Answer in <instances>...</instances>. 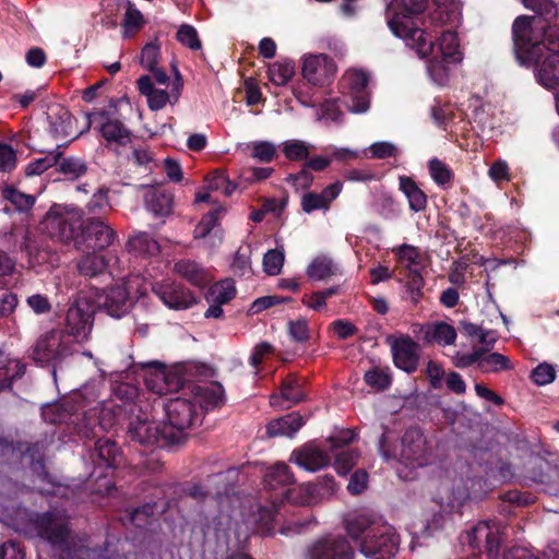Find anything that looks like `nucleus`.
Instances as JSON below:
<instances>
[{"label": "nucleus", "instance_id": "f257e3e1", "mask_svg": "<svg viewBox=\"0 0 559 559\" xmlns=\"http://www.w3.org/2000/svg\"><path fill=\"white\" fill-rule=\"evenodd\" d=\"M428 0H392L388 4V25L392 33L402 38L405 44L414 49L419 58H432L427 63V72L432 82L445 85L449 81V68L451 62L444 61L435 53V45L427 39L424 29L417 26L415 16L424 12Z\"/></svg>", "mask_w": 559, "mask_h": 559}, {"label": "nucleus", "instance_id": "f03ea898", "mask_svg": "<svg viewBox=\"0 0 559 559\" xmlns=\"http://www.w3.org/2000/svg\"><path fill=\"white\" fill-rule=\"evenodd\" d=\"M31 522L36 534L51 545L53 559H121L106 555L108 549H97L90 537L72 534L61 511L34 514Z\"/></svg>", "mask_w": 559, "mask_h": 559}, {"label": "nucleus", "instance_id": "7ed1b4c3", "mask_svg": "<svg viewBox=\"0 0 559 559\" xmlns=\"http://www.w3.org/2000/svg\"><path fill=\"white\" fill-rule=\"evenodd\" d=\"M525 8L536 14L518 16L512 25V38L515 58L519 63L535 61L538 53L545 47L548 31L557 25H551L548 19L556 16V4L550 0H531V5Z\"/></svg>", "mask_w": 559, "mask_h": 559}, {"label": "nucleus", "instance_id": "20e7f679", "mask_svg": "<svg viewBox=\"0 0 559 559\" xmlns=\"http://www.w3.org/2000/svg\"><path fill=\"white\" fill-rule=\"evenodd\" d=\"M344 527L362 555L374 554V547L370 542L374 534L381 539L383 551H388V548L392 547L390 524L374 511L360 509L347 513L344 519Z\"/></svg>", "mask_w": 559, "mask_h": 559}, {"label": "nucleus", "instance_id": "39448f33", "mask_svg": "<svg viewBox=\"0 0 559 559\" xmlns=\"http://www.w3.org/2000/svg\"><path fill=\"white\" fill-rule=\"evenodd\" d=\"M397 436L390 429L384 428L379 440V451L385 461L397 460L411 468L421 467L429 463L430 454L424 433L416 428L405 431L400 448L394 445Z\"/></svg>", "mask_w": 559, "mask_h": 559}, {"label": "nucleus", "instance_id": "423d86ee", "mask_svg": "<svg viewBox=\"0 0 559 559\" xmlns=\"http://www.w3.org/2000/svg\"><path fill=\"white\" fill-rule=\"evenodd\" d=\"M43 225L53 239L68 243L74 241L80 249L78 235L82 228V212L72 205L55 204L46 214Z\"/></svg>", "mask_w": 559, "mask_h": 559}, {"label": "nucleus", "instance_id": "0eeeda50", "mask_svg": "<svg viewBox=\"0 0 559 559\" xmlns=\"http://www.w3.org/2000/svg\"><path fill=\"white\" fill-rule=\"evenodd\" d=\"M545 47L538 53L535 61L521 63L522 66H535V76L540 85L551 90L559 86V27L548 31Z\"/></svg>", "mask_w": 559, "mask_h": 559}, {"label": "nucleus", "instance_id": "6e6552de", "mask_svg": "<svg viewBox=\"0 0 559 559\" xmlns=\"http://www.w3.org/2000/svg\"><path fill=\"white\" fill-rule=\"evenodd\" d=\"M164 408L168 419L167 441L178 444L185 439V431L199 419L200 412L191 397L182 396L170 400Z\"/></svg>", "mask_w": 559, "mask_h": 559}, {"label": "nucleus", "instance_id": "1a4fd4ad", "mask_svg": "<svg viewBox=\"0 0 559 559\" xmlns=\"http://www.w3.org/2000/svg\"><path fill=\"white\" fill-rule=\"evenodd\" d=\"M70 355V348L64 342V334L59 330H52L41 335L33 346L32 357L41 366L52 367V376L56 379L57 366Z\"/></svg>", "mask_w": 559, "mask_h": 559}, {"label": "nucleus", "instance_id": "9d476101", "mask_svg": "<svg viewBox=\"0 0 559 559\" xmlns=\"http://www.w3.org/2000/svg\"><path fill=\"white\" fill-rule=\"evenodd\" d=\"M95 307L85 295H79L66 314V332L78 342L88 340L94 324Z\"/></svg>", "mask_w": 559, "mask_h": 559}, {"label": "nucleus", "instance_id": "9b49d317", "mask_svg": "<svg viewBox=\"0 0 559 559\" xmlns=\"http://www.w3.org/2000/svg\"><path fill=\"white\" fill-rule=\"evenodd\" d=\"M369 76L362 70L350 69L342 78V87L347 96L346 107L353 114H365L370 107L367 91Z\"/></svg>", "mask_w": 559, "mask_h": 559}, {"label": "nucleus", "instance_id": "f8f14e48", "mask_svg": "<svg viewBox=\"0 0 559 559\" xmlns=\"http://www.w3.org/2000/svg\"><path fill=\"white\" fill-rule=\"evenodd\" d=\"M165 421L151 420L148 415L141 413L131 418L128 433L131 439L145 445L158 444L159 447L174 445L167 441Z\"/></svg>", "mask_w": 559, "mask_h": 559}, {"label": "nucleus", "instance_id": "ddd939ff", "mask_svg": "<svg viewBox=\"0 0 559 559\" xmlns=\"http://www.w3.org/2000/svg\"><path fill=\"white\" fill-rule=\"evenodd\" d=\"M141 366L146 369L144 381L148 391L157 395H165L180 389V376L176 371L167 370L159 361H146Z\"/></svg>", "mask_w": 559, "mask_h": 559}, {"label": "nucleus", "instance_id": "4468645a", "mask_svg": "<svg viewBox=\"0 0 559 559\" xmlns=\"http://www.w3.org/2000/svg\"><path fill=\"white\" fill-rule=\"evenodd\" d=\"M301 73L312 85L323 86L334 79L336 64L324 53H310L302 59Z\"/></svg>", "mask_w": 559, "mask_h": 559}, {"label": "nucleus", "instance_id": "2eb2a0df", "mask_svg": "<svg viewBox=\"0 0 559 559\" xmlns=\"http://www.w3.org/2000/svg\"><path fill=\"white\" fill-rule=\"evenodd\" d=\"M307 559H354V550L345 537L329 535L309 547Z\"/></svg>", "mask_w": 559, "mask_h": 559}, {"label": "nucleus", "instance_id": "dca6fc26", "mask_svg": "<svg viewBox=\"0 0 559 559\" xmlns=\"http://www.w3.org/2000/svg\"><path fill=\"white\" fill-rule=\"evenodd\" d=\"M152 292L169 309L183 310L195 304V297L189 289L170 280L153 283Z\"/></svg>", "mask_w": 559, "mask_h": 559}, {"label": "nucleus", "instance_id": "f3484780", "mask_svg": "<svg viewBox=\"0 0 559 559\" xmlns=\"http://www.w3.org/2000/svg\"><path fill=\"white\" fill-rule=\"evenodd\" d=\"M386 342L391 347L394 365L407 373L414 372L419 360L418 344L408 335H390Z\"/></svg>", "mask_w": 559, "mask_h": 559}, {"label": "nucleus", "instance_id": "a211bd4d", "mask_svg": "<svg viewBox=\"0 0 559 559\" xmlns=\"http://www.w3.org/2000/svg\"><path fill=\"white\" fill-rule=\"evenodd\" d=\"M467 110H471V112H463L461 109L454 110L452 106L448 104H437L431 108V118L437 126L444 129L449 124H455L459 121H462L464 118H467L468 120L473 119L475 121L483 122V109L479 98H471L468 100Z\"/></svg>", "mask_w": 559, "mask_h": 559}, {"label": "nucleus", "instance_id": "6ab92c4d", "mask_svg": "<svg viewBox=\"0 0 559 559\" xmlns=\"http://www.w3.org/2000/svg\"><path fill=\"white\" fill-rule=\"evenodd\" d=\"M503 527L497 521H480L468 533V542L480 548L484 544L490 557H496L502 540Z\"/></svg>", "mask_w": 559, "mask_h": 559}, {"label": "nucleus", "instance_id": "aec40b11", "mask_svg": "<svg viewBox=\"0 0 559 559\" xmlns=\"http://www.w3.org/2000/svg\"><path fill=\"white\" fill-rule=\"evenodd\" d=\"M96 302L109 316L117 319L127 314L132 307L130 292L124 283H118L104 289L97 295Z\"/></svg>", "mask_w": 559, "mask_h": 559}, {"label": "nucleus", "instance_id": "412c9836", "mask_svg": "<svg viewBox=\"0 0 559 559\" xmlns=\"http://www.w3.org/2000/svg\"><path fill=\"white\" fill-rule=\"evenodd\" d=\"M91 122H97L107 145L126 146L131 142V131L117 118L106 111H99L90 116Z\"/></svg>", "mask_w": 559, "mask_h": 559}, {"label": "nucleus", "instance_id": "4be33fe9", "mask_svg": "<svg viewBox=\"0 0 559 559\" xmlns=\"http://www.w3.org/2000/svg\"><path fill=\"white\" fill-rule=\"evenodd\" d=\"M289 462L307 472L314 473L328 466L331 457L326 451L314 443H306L292 452Z\"/></svg>", "mask_w": 559, "mask_h": 559}, {"label": "nucleus", "instance_id": "5701e85b", "mask_svg": "<svg viewBox=\"0 0 559 559\" xmlns=\"http://www.w3.org/2000/svg\"><path fill=\"white\" fill-rule=\"evenodd\" d=\"M83 238L87 241V247L102 250L114 242L116 233L103 219L93 218L84 226Z\"/></svg>", "mask_w": 559, "mask_h": 559}, {"label": "nucleus", "instance_id": "b1692460", "mask_svg": "<svg viewBox=\"0 0 559 559\" xmlns=\"http://www.w3.org/2000/svg\"><path fill=\"white\" fill-rule=\"evenodd\" d=\"M224 389L219 383H209L195 386L190 396L200 414L213 409L224 403Z\"/></svg>", "mask_w": 559, "mask_h": 559}, {"label": "nucleus", "instance_id": "393cba45", "mask_svg": "<svg viewBox=\"0 0 559 559\" xmlns=\"http://www.w3.org/2000/svg\"><path fill=\"white\" fill-rule=\"evenodd\" d=\"M304 424L305 421L299 414L290 413L270 421L266 431L270 437H293Z\"/></svg>", "mask_w": 559, "mask_h": 559}, {"label": "nucleus", "instance_id": "a878e982", "mask_svg": "<svg viewBox=\"0 0 559 559\" xmlns=\"http://www.w3.org/2000/svg\"><path fill=\"white\" fill-rule=\"evenodd\" d=\"M225 213V209L219 206L210 211L199 222V224L194 228V238L197 239H205L207 237H217L218 242L222 240V233L219 229H216L219 224V219Z\"/></svg>", "mask_w": 559, "mask_h": 559}, {"label": "nucleus", "instance_id": "bb28decb", "mask_svg": "<svg viewBox=\"0 0 559 559\" xmlns=\"http://www.w3.org/2000/svg\"><path fill=\"white\" fill-rule=\"evenodd\" d=\"M145 206L155 216H167L173 210V197L163 190L150 188L145 192Z\"/></svg>", "mask_w": 559, "mask_h": 559}, {"label": "nucleus", "instance_id": "cd10ccee", "mask_svg": "<svg viewBox=\"0 0 559 559\" xmlns=\"http://www.w3.org/2000/svg\"><path fill=\"white\" fill-rule=\"evenodd\" d=\"M400 190L404 193L408 201L409 209L417 213L427 206V197L418 185L408 176L399 177Z\"/></svg>", "mask_w": 559, "mask_h": 559}, {"label": "nucleus", "instance_id": "c85d7f7f", "mask_svg": "<svg viewBox=\"0 0 559 559\" xmlns=\"http://www.w3.org/2000/svg\"><path fill=\"white\" fill-rule=\"evenodd\" d=\"M320 488L312 483L301 484L287 490L286 499L296 506H316L321 502Z\"/></svg>", "mask_w": 559, "mask_h": 559}, {"label": "nucleus", "instance_id": "c756f323", "mask_svg": "<svg viewBox=\"0 0 559 559\" xmlns=\"http://www.w3.org/2000/svg\"><path fill=\"white\" fill-rule=\"evenodd\" d=\"M438 53L447 62H461L462 52L457 34L453 31H444L438 39L437 50Z\"/></svg>", "mask_w": 559, "mask_h": 559}, {"label": "nucleus", "instance_id": "7c9ffc66", "mask_svg": "<svg viewBox=\"0 0 559 559\" xmlns=\"http://www.w3.org/2000/svg\"><path fill=\"white\" fill-rule=\"evenodd\" d=\"M97 468H116L120 461V450L117 444L109 439H99L96 442Z\"/></svg>", "mask_w": 559, "mask_h": 559}, {"label": "nucleus", "instance_id": "2f4dec72", "mask_svg": "<svg viewBox=\"0 0 559 559\" xmlns=\"http://www.w3.org/2000/svg\"><path fill=\"white\" fill-rule=\"evenodd\" d=\"M436 11L431 15L432 21L440 25H456L461 20V4L457 0H435Z\"/></svg>", "mask_w": 559, "mask_h": 559}, {"label": "nucleus", "instance_id": "473e14b6", "mask_svg": "<svg viewBox=\"0 0 559 559\" xmlns=\"http://www.w3.org/2000/svg\"><path fill=\"white\" fill-rule=\"evenodd\" d=\"M392 252L397 262L408 271V274L420 272L421 254L417 247L404 243L394 247Z\"/></svg>", "mask_w": 559, "mask_h": 559}, {"label": "nucleus", "instance_id": "72a5a7b5", "mask_svg": "<svg viewBox=\"0 0 559 559\" xmlns=\"http://www.w3.org/2000/svg\"><path fill=\"white\" fill-rule=\"evenodd\" d=\"M128 249L134 255L153 257L159 252V245L147 233H138L129 239Z\"/></svg>", "mask_w": 559, "mask_h": 559}, {"label": "nucleus", "instance_id": "f704fd0d", "mask_svg": "<svg viewBox=\"0 0 559 559\" xmlns=\"http://www.w3.org/2000/svg\"><path fill=\"white\" fill-rule=\"evenodd\" d=\"M457 333L455 328L444 321L431 322L430 336L427 344H437L439 346H450L456 341Z\"/></svg>", "mask_w": 559, "mask_h": 559}, {"label": "nucleus", "instance_id": "c9c22d12", "mask_svg": "<svg viewBox=\"0 0 559 559\" xmlns=\"http://www.w3.org/2000/svg\"><path fill=\"white\" fill-rule=\"evenodd\" d=\"M107 264L104 255L87 253L78 261L76 269L79 274L84 277H95L106 270Z\"/></svg>", "mask_w": 559, "mask_h": 559}, {"label": "nucleus", "instance_id": "e433bc0d", "mask_svg": "<svg viewBox=\"0 0 559 559\" xmlns=\"http://www.w3.org/2000/svg\"><path fill=\"white\" fill-rule=\"evenodd\" d=\"M48 119L49 132L56 140L71 135L73 117L68 110L61 108L57 114L50 115Z\"/></svg>", "mask_w": 559, "mask_h": 559}, {"label": "nucleus", "instance_id": "4c0bfd02", "mask_svg": "<svg viewBox=\"0 0 559 559\" xmlns=\"http://www.w3.org/2000/svg\"><path fill=\"white\" fill-rule=\"evenodd\" d=\"M294 481L287 464L278 462L269 468L264 476V485L270 489H275L278 486H285Z\"/></svg>", "mask_w": 559, "mask_h": 559}, {"label": "nucleus", "instance_id": "58836bf2", "mask_svg": "<svg viewBox=\"0 0 559 559\" xmlns=\"http://www.w3.org/2000/svg\"><path fill=\"white\" fill-rule=\"evenodd\" d=\"M269 79L276 86L288 83L295 73V66L290 60H278L269 66Z\"/></svg>", "mask_w": 559, "mask_h": 559}, {"label": "nucleus", "instance_id": "ea45409f", "mask_svg": "<svg viewBox=\"0 0 559 559\" xmlns=\"http://www.w3.org/2000/svg\"><path fill=\"white\" fill-rule=\"evenodd\" d=\"M236 295V288L231 280L221 281L213 286L206 293L207 302H217L221 305L227 304Z\"/></svg>", "mask_w": 559, "mask_h": 559}, {"label": "nucleus", "instance_id": "a19ab883", "mask_svg": "<svg viewBox=\"0 0 559 559\" xmlns=\"http://www.w3.org/2000/svg\"><path fill=\"white\" fill-rule=\"evenodd\" d=\"M510 368L509 358L499 353H491L485 355V352L480 349L478 369L481 372L490 373L507 370Z\"/></svg>", "mask_w": 559, "mask_h": 559}, {"label": "nucleus", "instance_id": "79ce46f5", "mask_svg": "<svg viewBox=\"0 0 559 559\" xmlns=\"http://www.w3.org/2000/svg\"><path fill=\"white\" fill-rule=\"evenodd\" d=\"M174 271L193 285L201 286L205 282L203 270L193 261L180 260L175 263Z\"/></svg>", "mask_w": 559, "mask_h": 559}, {"label": "nucleus", "instance_id": "37998d69", "mask_svg": "<svg viewBox=\"0 0 559 559\" xmlns=\"http://www.w3.org/2000/svg\"><path fill=\"white\" fill-rule=\"evenodd\" d=\"M335 273L333 261L326 255L314 258L307 267V274L314 281H323Z\"/></svg>", "mask_w": 559, "mask_h": 559}, {"label": "nucleus", "instance_id": "c03bdc74", "mask_svg": "<svg viewBox=\"0 0 559 559\" xmlns=\"http://www.w3.org/2000/svg\"><path fill=\"white\" fill-rule=\"evenodd\" d=\"M206 190L209 191H222L226 197L233 194L236 190V185L233 183L224 170L217 169L211 173L206 178Z\"/></svg>", "mask_w": 559, "mask_h": 559}, {"label": "nucleus", "instance_id": "a18cd8bd", "mask_svg": "<svg viewBox=\"0 0 559 559\" xmlns=\"http://www.w3.org/2000/svg\"><path fill=\"white\" fill-rule=\"evenodd\" d=\"M390 534H391V543H392V547L388 548V551L386 550H382L383 546H382V542L381 539L374 534V537H371L370 538V542L371 544L373 545L374 549H373V552L376 554H372V555H364L366 558H370V559H392L397 550H399V544H400V540H399V537L395 533V530L392 525H390Z\"/></svg>", "mask_w": 559, "mask_h": 559}, {"label": "nucleus", "instance_id": "49530a36", "mask_svg": "<svg viewBox=\"0 0 559 559\" xmlns=\"http://www.w3.org/2000/svg\"><path fill=\"white\" fill-rule=\"evenodd\" d=\"M62 153L58 150L49 152L46 156L31 162L26 167L27 176L40 175L50 167L58 164Z\"/></svg>", "mask_w": 559, "mask_h": 559}, {"label": "nucleus", "instance_id": "de8ad7c7", "mask_svg": "<svg viewBox=\"0 0 559 559\" xmlns=\"http://www.w3.org/2000/svg\"><path fill=\"white\" fill-rule=\"evenodd\" d=\"M143 24L144 19L142 13L135 8L134 4L128 2L122 22L123 36H130V34L139 31L143 26Z\"/></svg>", "mask_w": 559, "mask_h": 559}, {"label": "nucleus", "instance_id": "09e8293b", "mask_svg": "<svg viewBox=\"0 0 559 559\" xmlns=\"http://www.w3.org/2000/svg\"><path fill=\"white\" fill-rule=\"evenodd\" d=\"M311 147L305 141L288 140L283 143V153L290 160H301L309 156Z\"/></svg>", "mask_w": 559, "mask_h": 559}, {"label": "nucleus", "instance_id": "8fccbe9b", "mask_svg": "<svg viewBox=\"0 0 559 559\" xmlns=\"http://www.w3.org/2000/svg\"><path fill=\"white\" fill-rule=\"evenodd\" d=\"M88 214L102 215L110 210L108 189L99 188L86 204Z\"/></svg>", "mask_w": 559, "mask_h": 559}, {"label": "nucleus", "instance_id": "3c124183", "mask_svg": "<svg viewBox=\"0 0 559 559\" xmlns=\"http://www.w3.org/2000/svg\"><path fill=\"white\" fill-rule=\"evenodd\" d=\"M3 197L10 201L19 211H27L35 203V198L33 195L23 193L11 187H8L3 190Z\"/></svg>", "mask_w": 559, "mask_h": 559}, {"label": "nucleus", "instance_id": "603ef678", "mask_svg": "<svg viewBox=\"0 0 559 559\" xmlns=\"http://www.w3.org/2000/svg\"><path fill=\"white\" fill-rule=\"evenodd\" d=\"M87 167L83 160L76 157L63 158L59 163V171L70 179H76L83 176Z\"/></svg>", "mask_w": 559, "mask_h": 559}, {"label": "nucleus", "instance_id": "864d4df0", "mask_svg": "<svg viewBox=\"0 0 559 559\" xmlns=\"http://www.w3.org/2000/svg\"><path fill=\"white\" fill-rule=\"evenodd\" d=\"M176 38L181 45L192 50L201 49L198 32L192 25L182 24L177 31Z\"/></svg>", "mask_w": 559, "mask_h": 559}, {"label": "nucleus", "instance_id": "5fc2aeb1", "mask_svg": "<svg viewBox=\"0 0 559 559\" xmlns=\"http://www.w3.org/2000/svg\"><path fill=\"white\" fill-rule=\"evenodd\" d=\"M365 381L368 385L377 390H385L391 384V378L388 369L373 368L365 373Z\"/></svg>", "mask_w": 559, "mask_h": 559}, {"label": "nucleus", "instance_id": "6e6d98bb", "mask_svg": "<svg viewBox=\"0 0 559 559\" xmlns=\"http://www.w3.org/2000/svg\"><path fill=\"white\" fill-rule=\"evenodd\" d=\"M160 46L157 40L147 43L140 56V63L147 70H153L158 64Z\"/></svg>", "mask_w": 559, "mask_h": 559}, {"label": "nucleus", "instance_id": "4d7b16f0", "mask_svg": "<svg viewBox=\"0 0 559 559\" xmlns=\"http://www.w3.org/2000/svg\"><path fill=\"white\" fill-rule=\"evenodd\" d=\"M531 379L536 385H547L555 381L556 370L552 365L542 362L532 370Z\"/></svg>", "mask_w": 559, "mask_h": 559}, {"label": "nucleus", "instance_id": "13d9d810", "mask_svg": "<svg viewBox=\"0 0 559 559\" xmlns=\"http://www.w3.org/2000/svg\"><path fill=\"white\" fill-rule=\"evenodd\" d=\"M365 152L369 153V157L383 159L396 156L399 153V148L392 142L379 141L372 143L368 148H366Z\"/></svg>", "mask_w": 559, "mask_h": 559}, {"label": "nucleus", "instance_id": "bf43d9fd", "mask_svg": "<svg viewBox=\"0 0 559 559\" xmlns=\"http://www.w3.org/2000/svg\"><path fill=\"white\" fill-rule=\"evenodd\" d=\"M284 264V252L273 249L263 257V270L269 275H277Z\"/></svg>", "mask_w": 559, "mask_h": 559}, {"label": "nucleus", "instance_id": "052dcab7", "mask_svg": "<svg viewBox=\"0 0 559 559\" xmlns=\"http://www.w3.org/2000/svg\"><path fill=\"white\" fill-rule=\"evenodd\" d=\"M429 173L432 180L439 186L448 183L452 177L449 167L438 158H432L429 162Z\"/></svg>", "mask_w": 559, "mask_h": 559}, {"label": "nucleus", "instance_id": "680f3d73", "mask_svg": "<svg viewBox=\"0 0 559 559\" xmlns=\"http://www.w3.org/2000/svg\"><path fill=\"white\" fill-rule=\"evenodd\" d=\"M358 453L354 450H346L336 455L334 466L340 475H346L357 463Z\"/></svg>", "mask_w": 559, "mask_h": 559}, {"label": "nucleus", "instance_id": "e2e57ef3", "mask_svg": "<svg viewBox=\"0 0 559 559\" xmlns=\"http://www.w3.org/2000/svg\"><path fill=\"white\" fill-rule=\"evenodd\" d=\"M425 285V281L420 274V272L409 273V280L406 284V290L408 294V299L413 304H418L420 298L423 297V288Z\"/></svg>", "mask_w": 559, "mask_h": 559}, {"label": "nucleus", "instance_id": "0e129e2a", "mask_svg": "<svg viewBox=\"0 0 559 559\" xmlns=\"http://www.w3.org/2000/svg\"><path fill=\"white\" fill-rule=\"evenodd\" d=\"M276 154L275 145L267 141H259L252 144V157L262 163L271 162Z\"/></svg>", "mask_w": 559, "mask_h": 559}, {"label": "nucleus", "instance_id": "69168bd1", "mask_svg": "<svg viewBox=\"0 0 559 559\" xmlns=\"http://www.w3.org/2000/svg\"><path fill=\"white\" fill-rule=\"evenodd\" d=\"M288 333H289V336L295 342H299V343L307 342L310 336L308 321L306 319H297L295 321H289Z\"/></svg>", "mask_w": 559, "mask_h": 559}, {"label": "nucleus", "instance_id": "338daca9", "mask_svg": "<svg viewBox=\"0 0 559 559\" xmlns=\"http://www.w3.org/2000/svg\"><path fill=\"white\" fill-rule=\"evenodd\" d=\"M26 305L37 314H47L51 311V304L47 296L41 294H33L26 298Z\"/></svg>", "mask_w": 559, "mask_h": 559}, {"label": "nucleus", "instance_id": "774afa93", "mask_svg": "<svg viewBox=\"0 0 559 559\" xmlns=\"http://www.w3.org/2000/svg\"><path fill=\"white\" fill-rule=\"evenodd\" d=\"M301 207L306 213H312L317 210L326 211L329 207L320 193L308 192L301 198Z\"/></svg>", "mask_w": 559, "mask_h": 559}]
</instances>
